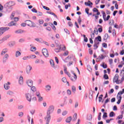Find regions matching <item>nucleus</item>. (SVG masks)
I'll return each instance as SVG.
<instances>
[{"label": "nucleus", "instance_id": "f257e3e1", "mask_svg": "<svg viewBox=\"0 0 124 124\" xmlns=\"http://www.w3.org/2000/svg\"><path fill=\"white\" fill-rule=\"evenodd\" d=\"M15 5V2L14 1H11L9 2H8L6 3L4 5V8H6L7 11H8L9 12H10L12 10V6H14Z\"/></svg>", "mask_w": 124, "mask_h": 124}, {"label": "nucleus", "instance_id": "f03ea898", "mask_svg": "<svg viewBox=\"0 0 124 124\" xmlns=\"http://www.w3.org/2000/svg\"><path fill=\"white\" fill-rule=\"evenodd\" d=\"M66 74L69 77L70 79L72 81V82H76V81L77 80V75L75 73H74V77L73 78L71 77V75H70V73H67Z\"/></svg>", "mask_w": 124, "mask_h": 124}, {"label": "nucleus", "instance_id": "7ed1b4c3", "mask_svg": "<svg viewBox=\"0 0 124 124\" xmlns=\"http://www.w3.org/2000/svg\"><path fill=\"white\" fill-rule=\"evenodd\" d=\"M9 27H1L0 28V34H3L5 31H8L9 30Z\"/></svg>", "mask_w": 124, "mask_h": 124}, {"label": "nucleus", "instance_id": "20e7f679", "mask_svg": "<svg viewBox=\"0 0 124 124\" xmlns=\"http://www.w3.org/2000/svg\"><path fill=\"white\" fill-rule=\"evenodd\" d=\"M54 108L55 107L53 105L49 106L47 111V115H50L51 113H53V112H54Z\"/></svg>", "mask_w": 124, "mask_h": 124}, {"label": "nucleus", "instance_id": "39448f33", "mask_svg": "<svg viewBox=\"0 0 124 124\" xmlns=\"http://www.w3.org/2000/svg\"><path fill=\"white\" fill-rule=\"evenodd\" d=\"M25 22H26V25H27L29 27H35L34 23H33L32 21H31L30 20H26Z\"/></svg>", "mask_w": 124, "mask_h": 124}, {"label": "nucleus", "instance_id": "423d86ee", "mask_svg": "<svg viewBox=\"0 0 124 124\" xmlns=\"http://www.w3.org/2000/svg\"><path fill=\"white\" fill-rule=\"evenodd\" d=\"M9 58V55H8V54L7 53L5 54L2 58L3 63H5L6 62H7V60H8Z\"/></svg>", "mask_w": 124, "mask_h": 124}, {"label": "nucleus", "instance_id": "0eeeda50", "mask_svg": "<svg viewBox=\"0 0 124 124\" xmlns=\"http://www.w3.org/2000/svg\"><path fill=\"white\" fill-rule=\"evenodd\" d=\"M42 53L43 55L45 56L46 57H49V52H48V50H47V49H43Z\"/></svg>", "mask_w": 124, "mask_h": 124}, {"label": "nucleus", "instance_id": "6e6552de", "mask_svg": "<svg viewBox=\"0 0 124 124\" xmlns=\"http://www.w3.org/2000/svg\"><path fill=\"white\" fill-rule=\"evenodd\" d=\"M113 82L116 83V84H120V81H119V75H115L113 78Z\"/></svg>", "mask_w": 124, "mask_h": 124}, {"label": "nucleus", "instance_id": "1a4fd4ad", "mask_svg": "<svg viewBox=\"0 0 124 124\" xmlns=\"http://www.w3.org/2000/svg\"><path fill=\"white\" fill-rule=\"evenodd\" d=\"M32 69V67L31 65H28L26 67V72L27 74H30L31 73V71Z\"/></svg>", "mask_w": 124, "mask_h": 124}, {"label": "nucleus", "instance_id": "9d476101", "mask_svg": "<svg viewBox=\"0 0 124 124\" xmlns=\"http://www.w3.org/2000/svg\"><path fill=\"white\" fill-rule=\"evenodd\" d=\"M25 96L28 101H29V102L31 101V94L27 93L25 94Z\"/></svg>", "mask_w": 124, "mask_h": 124}, {"label": "nucleus", "instance_id": "9b49d317", "mask_svg": "<svg viewBox=\"0 0 124 124\" xmlns=\"http://www.w3.org/2000/svg\"><path fill=\"white\" fill-rule=\"evenodd\" d=\"M26 84H27L29 87H32V85H33V82L31 79H28L26 81Z\"/></svg>", "mask_w": 124, "mask_h": 124}, {"label": "nucleus", "instance_id": "f8f14e48", "mask_svg": "<svg viewBox=\"0 0 124 124\" xmlns=\"http://www.w3.org/2000/svg\"><path fill=\"white\" fill-rule=\"evenodd\" d=\"M8 52V48H5L4 49H3L2 51H1L0 55L1 56H4V55H5V54H6V53Z\"/></svg>", "mask_w": 124, "mask_h": 124}, {"label": "nucleus", "instance_id": "ddd939ff", "mask_svg": "<svg viewBox=\"0 0 124 124\" xmlns=\"http://www.w3.org/2000/svg\"><path fill=\"white\" fill-rule=\"evenodd\" d=\"M41 62V64H44V61H43V60H39L38 59H36L35 61V64H37L38 63H40Z\"/></svg>", "mask_w": 124, "mask_h": 124}, {"label": "nucleus", "instance_id": "4468645a", "mask_svg": "<svg viewBox=\"0 0 124 124\" xmlns=\"http://www.w3.org/2000/svg\"><path fill=\"white\" fill-rule=\"evenodd\" d=\"M49 62L50 63L51 67L54 68V69H56V66H55V62H54V61H53L52 59H50L49 61Z\"/></svg>", "mask_w": 124, "mask_h": 124}, {"label": "nucleus", "instance_id": "2eb2a0df", "mask_svg": "<svg viewBox=\"0 0 124 124\" xmlns=\"http://www.w3.org/2000/svg\"><path fill=\"white\" fill-rule=\"evenodd\" d=\"M18 82L19 85L21 86L23 85V84H24V78L23 77H20Z\"/></svg>", "mask_w": 124, "mask_h": 124}, {"label": "nucleus", "instance_id": "dca6fc26", "mask_svg": "<svg viewBox=\"0 0 124 124\" xmlns=\"http://www.w3.org/2000/svg\"><path fill=\"white\" fill-rule=\"evenodd\" d=\"M16 44V43H15V41H13V42H10L8 44V46H9V47H14V46H15Z\"/></svg>", "mask_w": 124, "mask_h": 124}, {"label": "nucleus", "instance_id": "f3484780", "mask_svg": "<svg viewBox=\"0 0 124 124\" xmlns=\"http://www.w3.org/2000/svg\"><path fill=\"white\" fill-rule=\"evenodd\" d=\"M46 92H50L51 91V85H46L45 86Z\"/></svg>", "mask_w": 124, "mask_h": 124}, {"label": "nucleus", "instance_id": "a211bd4d", "mask_svg": "<svg viewBox=\"0 0 124 124\" xmlns=\"http://www.w3.org/2000/svg\"><path fill=\"white\" fill-rule=\"evenodd\" d=\"M58 48H56L55 49V51L56 52V53H59V52H61V49H62V46L60 45H58L57 46Z\"/></svg>", "mask_w": 124, "mask_h": 124}, {"label": "nucleus", "instance_id": "6ab92c4d", "mask_svg": "<svg viewBox=\"0 0 124 124\" xmlns=\"http://www.w3.org/2000/svg\"><path fill=\"white\" fill-rule=\"evenodd\" d=\"M10 36H11V35H7L5 36L2 39L3 40V42L5 41L6 40H7L8 38H10Z\"/></svg>", "mask_w": 124, "mask_h": 124}, {"label": "nucleus", "instance_id": "aec40b11", "mask_svg": "<svg viewBox=\"0 0 124 124\" xmlns=\"http://www.w3.org/2000/svg\"><path fill=\"white\" fill-rule=\"evenodd\" d=\"M124 93V89L122 90V91H120L117 95V98L119 99V97L122 95V94H123ZM120 95V96H119Z\"/></svg>", "mask_w": 124, "mask_h": 124}, {"label": "nucleus", "instance_id": "412c9836", "mask_svg": "<svg viewBox=\"0 0 124 124\" xmlns=\"http://www.w3.org/2000/svg\"><path fill=\"white\" fill-rule=\"evenodd\" d=\"M84 3L86 6H91V5H93V2H91L90 0L88 2H85Z\"/></svg>", "mask_w": 124, "mask_h": 124}, {"label": "nucleus", "instance_id": "4be33fe9", "mask_svg": "<svg viewBox=\"0 0 124 124\" xmlns=\"http://www.w3.org/2000/svg\"><path fill=\"white\" fill-rule=\"evenodd\" d=\"M108 38H109V35H108V33H106L104 36L103 40L104 41H105L107 40V39H108Z\"/></svg>", "mask_w": 124, "mask_h": 124}, {"label": "nucleus", "instance_id": "5701e85b", "mask_svg": "<svg viewBox=\"0 0 124 124\" xmlns=\"http://www.w3.org/2000/svg\"><path fill=\"white\" fill-rule=\"evenodd\" d=\"M46 123H50V120H51V115L49 114H47L46 115Z\"/></svg>", "mask_w": 124, "mask_h": 124}, {"label": "nucleus", "instance_id": "b1692460", "mask_svg": "<svg viewBox=\"0 0 124 124\" xmlns=\"http://www.w3.org/2000/svg\"><path fill=\"white\" fill-rule=\"evenodd\" d=\"M72 120V117L71 116H70L66 119L65 122L66 123H70V122H71Z\"/></svg>", "mask_w": 124, "mask_h": 124}, {"label": "nucleus", "instance_id": "393cba45", "mask_svg": "<svg viewBox=\"0 0 124 124\" xmlns=\"http://www.w3.org/2000/svg\"><path fill=\"white\" fill-rule=\"evenodd\" d=\"M4 89L7 90H9V89H10V86L8 85V84L5 83V84H4Z\"/></svg>", "mask_w": 124, "mask_h": 124}, {"label": "nucleus", "instance_id": "a878e982", "mask_svg": "<svg viewBox=\"0 0 124 124\" xmlns=\"http://www.w3.org/2000/svg\"><path fill=\"white\" fill-rule=\"evenodd\" d=\"M21 54H22V53L21 52H20V51H16V58H18V57H20V56H21Z\"/></svg>", "mask_w": 124, "mask_h": 124}, {"label": "nucleus", "instance_id": "bb28decb", "mask_svg": "<svg viewBox=\"0 0 124 124\" xmlns=\"http://www.w3.org/2000/svg\"><path fill=\"white\" fill-rule=\"evenodd\" d=\"M35 40L37 42H39V43H43V40L41 38H35Z\"/></svg>", "mask_w": 124, "mask_h": 124}, {"label": "nucleus", "instance_id": "cd10ccee", "mask_svg": "<svg viewBox=\"0 0 124 124\" xmlns=\"http://www.w3.org/2000/svg\"><path fill=\"white\" fill-rule=\"evenodd\" d=\"M77 120V113H75L73 117V122H75Z\"/></svg>", "mask_w": 124, "mask_h": 124}, {"label": "nucleus", "instance_id": "c85d7f7f", "mask_svg": "<svg viewBox=\"0 0 124 124\" xmlns=\"http://www.w3.org/2000/svg\"><path fill=\"white\" fill-rule=\"evenodd\" d=\"M7 94H8V95H13V94H14V93H13V92L11 91H8L7 92Z\"/></svg>", "mask_w": 124, "mask_h": 124}, {"label": "nucleus", "instance_id": "c756f323", "mask_svg": "<svg viewBox=\"0 0 124 124\" xmlns=\"http://www.w3.org/2000/svg\"><path fill=\"white\" fill-rule=\"evenodd\" d=\"M92 118H93V115H92V114H89L87 115V120L88 121H92Z\"/></svg>", "mask_w": 124, "mask_h": 124}, {"label": "nucleus", "instance_id": "7c9ffc66", "mask_svg": "<svg viewBox=\"0 0 124 124\" xmlns=\"http://www.w3.org/2000/svg\"><path fill=\"white\" fill-rule=\"evenodd\" d=\"M31 56H26V57H24L22 58V60H23V61H27L29 60V59H31Z\"/></svg>", "mask_w": 124, "mask_h": 124}, {"label": "nucleus", "instance_id": "2f4dec72", "mask_svg": "<svg viewBox=\"0 0 124 124\" xmlns=\"http://www.w3.org/2000/svg\"><path fill=\"white\" fill-rule=\"evenodd\" d=\"M9 27H12V26H16V23L14 21H12L10 23H9Z\"/></svg>", "mask_w": 124, "mask_h": 124}, {"label": "nucleus", "instance_id": "473e14b6", "mask_svg": "<svg viewBox=\"0 0 124 124\" xmlns=\"http://www.w3.org/2000/svg\"><path fill=\"white\" fill-rule=\"evenodd\" d=\"M24 32V31H22L21 30H18L15 31V33H23Z\"/></svg>", "mask_w": 124, "mask_h": 124}, {"label": "nucleus", "instance_id": "72a5a7b5", "mask_svg": "<svg viewBox=\"0 0 124 124\" xmlns=\"http://www.w3.org/2000/svg\"><path fill=\"white\" fill-rule=\"evenodd\" d=\"M95 40H97V41H99L100 42H101V36H98L97 37H96L95 38Z\"/></svg>", "mask_w": 124, "mask_h": 124}, {"label": "nucleus", "instance_id": "f704fd0d", "mask_svg": "<svg viewBox=\"0 0 124 124\" xmlns=\"http://www.w3.org/2000/svg\"><path fill=\"white\" fill-rule=\"evenodd\" d=\"M14 16H15V12H13L10 16L11 20H13V19H14Z\"/></svg>", "mask_w": 124, "mask_h": 124}, {"label": "nucleus", "instance_id": "c9c22d12", "mask_svg": "<svg viewBox=\"0 0 124 124\" xmlns=\"http://www.w3.org/2000/svg\"><path fill=\"white\" fill-rule=\"evenodd\" d=\"M121 101H122V96H119V97H118V101L117 102V104H120V103H121Z\"/></svg>", "mask_w": 124, "mask_h": 124}, {"label": "nucleus", "instance_id": "e433bc0d", "mask_svg": "<svg viewBox=\"0 0 124 124\" xmlns=\"http://www.w3.org/2000/svg\"><path fill=\"white\" fill-rule=\"evenodd\" d=\"M102 13L103 14V17L104 21H106V19L105 18H106V15L105 14V12L103 11V12H102Z\"/></svg>", "mask_w": 124, "mask_h": 124}, {"label": "nucleus", "instance_id": "4c0bfd02", "mask_svg": "<svg viewBox=\"0 0 124 124\" xmlns=\"http://www.w3.org/2000/svg\"><path fill=\"white\" fill-rule=\"evenodd\" d=\"M72 92H73V93H75V92H76V87H75V86H72Z\"/></svg>", "mask_w": 124, "mask_h": 124}, {"label": "nucleus", "instance_id": "58836bf2", "mask_svg": "<svg viewBox=\"0 0 124 124\" xmlns=\"http://www.w3.org/2000/svg\"><path fill=\"white\" fill-rule=\"evenodd\" d=\"M116 114H115V113H114V112L111 111L110 113H109V117L110 118H112V117H114V116H115Z\"/></svg>", "mask_w": 124, "mask_h": 124}, {"label": "nucleus", "instance_id": "ea45409f", "mask_svg": "<svg viewBox=\"0 0 124 124\" xmlns=\"http://www.w3.org/2000/svg\"><path fill=\"white\" fill-rule=\"evenodd\" d=\"M31 52H34V51H36V47L34 46H32L31 48Z\"/></svg>", "mask_w": 124, "mask_h": 124}, {"label": "nucleus", "instance_id": "a19ab883", "mask_svg": "<svg viewBox=\"0 0 124 124\" xmlns=\"http://www.w3.org/2000/svg\"><path fill=\"white\" fill-rule=\"evenodd\" d=\"M71 59V56H68V57H67V58H66L64 60V62H67V60H70Z\"/></svg>", "mask_w": 124, "mask_h": 124}, {"label": "nucleus", "instance_id": "79ce46f5", "mask_svg": "<svg viewBox=\"0 0 124 124\" xmlns=\"http://www.w3.org/2000/svg\"><path fill=\"white\" fill-rule=\"evenodd\" d=\"M104 79H105L106 80H108V79H109V77L108 76V75L107 74H105L104 75Z\"/></svg>", "mask_w": 124, "mask_h": 124}, {"label": "nucleus", "instance_id": "37998d69", "mask_svg": "<svg viewBox=\"0 0 124 124\" xmlns=\"http://www.w3.org/2000/svg\"><path fill=\"white\" fill-rule=\"evenodd\" d=\"M31 90L33 92H36V88H35L34 86H33L31 88Z\"/></svg>", "mask_w": 124, "mask_h": 124}, {"label": "nucleus", "instance_id": "c03bdc74", "mask_svg": "<svg viewBox=\"0 0 124 124\" xmlns=\"http://www.w3.org/2000/svg\"><path fill=\"white\" fill-rule=\"evenodd\" d=\"M35 95H36V96L37 97H39V96H40V93L39 92V91H36Z\"/></svg>", "mask_w": 124, "mask_h": 124}, {"label": "nucleus", "instance_id": "a18cd8bd", "mask_svg": "<svg viewBox=\"0 0 124 124\" xmlns=\"http://www.w3.org/2000/svg\"><path fill=\"white\" fill-rule=\"evenodd\" d=\"M39 23L40 25H43L44 23V20H43V19H40L39 20Z\"/></svg>", "mask_w": 124, "mask_h": 124}, {"label": "nucleus", "instance_id": "49530a36", "mask_svg": "<svg viewBox=\"0 0 124 124\" xmlns=\"http://www.w3.org/2000/svg\"><path fill=\"white\" fill-rule=\"evenodd\" d=\"M24 116V113L23 112H20L18 113V116L22 118Z\"/></svg>", "mask_w": 124, "mask_h": 124}, {"label": "nucleus", "instance_id": "de8ad7c7", "mask_svg": "<svg viewBox=\"0 0 124 124\" xmlns=\"http://www.w3.org/2000/svg\"><path fill=\"white\" fill-rule=\"evenodd\" d=\"M102 97H103V95L101 94L98 98H99V102H101V100L102 99Z\"/></svg>", "mask_w": 124, "mask_h": 124}, {"label": "nucleus", "instance_id": "09e8293b", "mask_svg": "<svg viewBox=\"0 0 124 124\" xmlns=\"http://www.w3.org/2000/svg\"><path fill=\"white\" fill-rule=\"evenodd\" d=\"M101 66H102V67H103V68H107V64L103 63L102 65H101Z\"/></svg>", "mask_w": 124, "mask_h": 124}, {"label": "nucleus", "instance_id": "8fccbe9b", "mask_svg": "<svg viewBox=\"0 0 124 124\" xmlns=\"http://www.w3.org/2000/svg\"><path fill=\"white\" fill-rule=\"evenodd\" d=\"M94 33H95V34H98V31L97 28H94Z\"/></svg>", "mask_w": 124, "mask_h": 124}, {"label": "nucleus", "instance_id": "3c124183", "mask_svg": "<svg viewBox=\"0 0 124 124\" xmlns=\"http://www.w3.org/2000/svg\"><path fill=\"white\" fill-rule=\"evenodd\" d=\"M67 93L68 95H70L71 94V91H70V90H69V89L67 90Z\"/></svg>", "mask_w": 124, "mask_h": 124}, {"label": "nucleus", "instance_id": "603ef678", "mask_svg": "<svg viewBox=\"0 0 124 124\" xmlns=\"http://www.w3.org/2000/svg\"><path fill=\"white\" fill-rule=\"evenodd\" d=\"M67 113H68L67 111L65 110L62 112V116H65V115H66L67 114Z\"/></svg>", "mask_w": 124, "mask_h": 124}, {"label": "nucleus", "instance_id": "864d4df0", "mask_svg": "<svg viewBox=\"0 0 124 124\" xmlns=\"http://www.w3.org/2000/svg\"><path fill=\"white\" fill-rule=\"evenodd\" d=\"M30 113L31 114V115H33L35 113V110L31 109L30 111Z\"/></svg>", "mask_w": 124, "mask_h": 124}, {"label": "nucleus", "instance_id": "5fc2aeb1", "mask_svg": "<svg viewBox=\"0 0 124 124\" xmlns=\"http://www.w3.org/2000/svg\"><path fill=\"white\" fill-rule=\"evenodd\" d=\"M93 47H94V50H96V49L98 48V46H97V45H96L95 44H94Z\"/></svg>", "mask_w": 124, "mask_h": 124}, {"label": "nucleus", "instance_id": "6e6d98bb", "mask_svg": "<svg viewBox=\"0 0 124 124\" xmlns=\"http://www.w3.org/2000/svg\"><path fill=\"white\" fill-rule=\"evenodd\" d=\"M102 46H103V47H104V48H107V44H106L105 43H103L102 44Z\"/></svg>", "mask_w": 124, "mask_h": 124}, {"label": "nucleus", "instance_id": "4d7b16f0", "mask_svg": "<svg viewBox=\"0 0 124 124\" xmlns=\"http://www.w3.org/2000/svg\"><path fill=\"white\" fill-rule=\"evenodd\" d=\"M109 25H114V20H110L109 22Z\"/></svg>", "mask_w": 124, "mask_h": 124}, {"label": "nucleus", "instance_id": "13d9d810", "mask_svg": "<svg viewBox=\"0 0 124 124\" xmlns=\"http://www.w3.org/2000/svg\"><path fill=\"white\" fill-rule=\"evenodd\" d=\"M68 25L69 27H73V24H72V22L69 21L68 23Z\"/></svg>", "mask_w": 124, "mask_h": 124}, {"label": "nucleus", "instance_id": "bf43d9fd", "mask_svg": "<svg viewBox=\"0 0 124 124\" xmlns=\"http://www.w3.org/2000/svg\"><path fill=\"white\" fill-rule=\"evenodd\" d=\"M37 14L38 15V16H42V15H43V14H42V13L40 12H37Z\"/></svg>", "mask_w": 124, "mask_h": 124}, {"label": "nucleus", "instance_id": "052dcab7", "mask_svg": "<svg viewBox=\"0 0 124 124\" xmlns=\"http://www.w3.org/2000/svg\"><path fill=\"white\" fill-rule=\"evenodd\" d=\"M62 81L63 82V83H66V78H62Z\"/></svg>", "mask_w": 124, "mask_h": 124}, {"label": "nucleus", "instance_id": "680f3d73", "mask_svg": "<svg viewBox=\"0 0 124 124\" xmlns=\"http://www.w3.org/2000/svg\"><path fill=\"white\" fill-rule=\"evenodd\" d=\"M70 6H71L70 4H68V5H66L65 6V9H68V7H70Z\"/></svg>", "mask_w": 124, "mask_h": 124}, {"label": "nucleus", "instance_id": "e2e57ef3", "mask_svg": "<svg viewBox=\"0 0 124 124\" xmlns=\"http://www.w3.org/2000/svg\"><path fill=\"white\" fill-rule=\"evenodd\" d=\"M25 42V39H20L19 40V42L20 43H23V42Z\"/></svg>", "mask_w": 124, "mask_h": 124}, {"label": "nucleus", "instance_id": "0e129e2a", "mask_svg": "<svg viewBox=\"0 0 124 124\" xmlns=\"http://www.w3.org/2000/svg\"><path fill=\"white\" fill-rule=\"evenodd\" d=\"M38 98H39V101H42L43 100V98L41 95L38 97Z\"/></svg>", "mask_w": 124, "mask_h": 124}, {"label": "nucleus", "instance_id": "69168bd1", "mask_svg": "<svg viewBox=\"0 0 124 124\" xmlns=\"http://www.w3.org/2000/svg\"><path fill=\"white\" fill-rule=\"evenodd\" d=\"M99 57L101 58V60H103L105 58V57H104L102 54H101L100 56H99Z\"/></svg>", "mask_w": 124, "mask_h": 124}, {"label": "nucleus", "instance_id": "338daca9", "mask_svg": "<svg viewBox=\"0 0 124 124\" xmlns=\"http://www.w3.org/2000/svg\"><path fill=\"white\" fill-rule=\"evenodd\" d=\"M43 8H44V9H46V10H50V8H49L47 7H46V6H44L43 7Z\"/></svg>", "mask_w": 124, "mask_h": 124}, {"label": "nucleus", "instance_id": "774afa93", "mask_svg": "<svg viewBox=\"0 0 124 124\" xmlns=\"http://www.w3.org/2000/svg\"><path fill=\"white\" fill-rule=\"evenodd\" d=\"M109 64H112V63H113V59H109Z\"/></svg>", "mask_w": 124, "mask_h": 124}]
</instances>
